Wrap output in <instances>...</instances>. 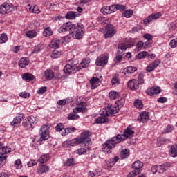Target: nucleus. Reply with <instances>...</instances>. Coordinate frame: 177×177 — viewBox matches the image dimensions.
<instances>
[{
    "label": "nucleus",
    "instance_id": "nucleus-1",
    "mask_svg": "<svg viewBox=\"0 0 177 177\" xmlns=\"http://www.w3.org/2000/svg\"><path fill=\"white\" fill-rule=\"evenodd\" d=\"M90 63L91 59L89 58L84 59L80 65L71 62L64 66V72L65 74H70V73H75L76 71H80V70H82V68H86V67L89 66Z\"/></svg>",
    "mask_w": 177,
    "mask_h": 177
},
{
    "label": "nucleus",
    "instance_id": "nucleus-2",
    "mask_svg": "<svg viewBox=\"0 0 177 177\" xmlns=\"http://www.w3.org/2000/svg\"><path fill=\"white\" fill-rule=\"evenodd\" d=\"M121 139H122V137L118 134L111 139L108 140L103 145L102 151L106 153H111V150L115 147V145H118V143L121 142Z\"/></svg>",
    "mask_w": 177,
    "mask_h": 177
},
{
    "label": "nucleus",
    "instance_id": "nucleus-3",
    "mask_svg": "<svg viewBox=\"0 0 177 177\" xmlns=\"http://www.w3.org/2000/svg\"><path fill=\"white\" fill-rule=\"evenodd\" d=\"M171 167V163L167 162L162 165H154L151 168L152 174H164Z\"/></svg>",
    "mask_w": 177,
    "mask_h": 177
},
{
    "label": "nucleus",
    "instance_id": "nucleus-4",
    "mask_svg": "<svg viewBox=\"0 0 177 177\" xmlns=\"http://www.w3.org/2000/svg\"><path fill=\"white\" fill-rule=\"evenodd\" d=\"M38 122V118L35 116L27 117L24 122L23 127L25 129H31Z\"/></svg>",
    "mask_w": 177,
    "mask_h": 177
},
{
    "label": "nucleus",
    "instance_id": "nucleus-5",
    "mask_svg": "<svg viewBox=\"0 0 177 177\" xmlns=\"http://www.w3.org/2000/svg\"><path fill=\"white\" fill-rule=\"evenodd\" d=\"M73 31L76 39H81L84 37V34H85V28H84L82 25L73 24Z\"/></svg>",
    "mask_w": 177,
    "mask_h": 177
},
{
    "label": "nucleus",
    "instance_id": "nucleus-6",
    "mask_svg": "<svg viewBox=\"0 0 177 177\" xmlns=\"http://www.w3.org/2000/svg\"><path fill=\"white\" fill-rule=\"evenodd\" d=\"M132 168L135 170L129 173L128 177H136V175H139L140 174V169L143 168V162L140 160L136 161L132 164Z\"/></svg>",
    "mask_w": 177,
    "mask_h": 177
},
{
    "label": "nucleus",
    "instance_id": "nucleus-7",
    "mask_svg": "<svg viewBox=\"0 0 177 177\" xmlns=\"http://www.w3.org/2000/svg\"><path fill=\"white\" fill-rule=\"evenodd\" d=\"M49 128H50V126L48 124H44L40 128V142H43V140H48V139H49Z\"/></svg>",
    "mask_w": 177,
    "mask_h": 177
},
{
    "label": "nucleus",
    "instance_id": "nucleus-8",
    "mask_svg": "<svg viewBox=\"0 0 177 177\" xmlns=\"http://www.w3.org/2000/svg\"><path fill=\"white\" fill-rule=\"evenodd\" d=\"M73 24L71 22H67L64 24L59 29L58 32L60 34L63 32H69V34H74V30H73Z\"/></svg>",
    "mask_w": 177,
    "mask_h": 177
},
{
    "label": "nucleus",
    "instance_id": "nucleus-9",
    "mask_svg": "<svg viewBox=\"0 0 177 177\" xmlns=\"http://www.w3.org/2000/svg\"><path fill=\"white\" fill-rule=\"evenodd\" d=\"M117 30H115V28L112 24H109L106 26V30L104 32L105 38H111V37H114Z\"/></svg>",
    "mask_w": 177,
    "mask_h": 177
},
{
    "label": "nucleus",
    "instance_id": "nucleus-10",
    "mask_svg": "<svg viewBox=\"0 0 177 177\" xmlns=\"http://www.w3.org/2000/svg\"><path fill=\"white\" fill-rule=\"evenodd\" d=\"M82 140L80 139V138H75L70 141H65L63 142L62 146L64 147H71L74 146H78V145H82Z\"/></svg>",
    "mask_w": 177,
    "mask_h": 177
},
{
    "label": "nucleus",
    "instance_id": "nucleus-11",
    "mask_svg": "<svg viewBox=\"0 0 177 177\" xmlns=\"http://www.w3.org/2000/svg\"><path fill=\"white\" fill-rule=\"evenodd\" d=\"M109 63V57L106 56V55H100L95 61L96 66H100L103 67V66H106Z\"/></svg>",
    "mask_w": 177,
    "mask_h": 177
},
{
    "label": "nucleus",
    "instance_id": "nucleus-12",
    "mask_svg": "<svg viewBox=\"0 0 177 177\" xmlns=\"http://www.w3.org/2000/svg\"><path fill=\"white\" fill-rule=\"evenodd\" d=\"M161 16H162L161 12H156V13L151 14L149 17H147L144 19V24H150V23H151L152 21H154V20H157V19H160Z\"/></svg>",
    "mask_w": 177,
    "mask_h": 177
},
{
    "label": "nucleus",
    "instance_id": "nucleus-13",
    "mask_svg": "<svg viewBox=\"0 0 177 177\" xmlns=\"http://www.w3.org/2000/svg\"><path fill=\"white\" fill-rule=\"evenodd\" d=\"M12 9H13V6L12 4L4 3L0 6V13L1 15H6V13H9L10 12H12Z\"/></svg>",
    "mask_w": 177,
    "mask_h": 177
},
{
    "label": "nucleus",
    "instance_id": "nucleus-14",
    "mask_svg": "<svg viewBox=\"0 0 177 177\" xmlns=\"http://www.w3.org/2000/svg\"><path fill=\"white\" fill-rule=\"evenodd\" d=\"M89 136H91V132L89 131H86L81 134V137L79 138V139L82 140V143H84L85 145H90L91 144V138H89Z\"/></svg>",
    "mask_w": 177,
    "mask_h": 177
},
{
    "label": "nucleus",
    "instance_id": "nucleus-15",
    "mask_svg": "<svg viewBox=\"0 0 177 177\" xmlns=\"http://www.w3.org/2000/svg\"><path fill=\"white\" fill-rule=\"evenodd\" d=\"M146 92L149 96H156V95L161 93V88L158 86H153L147 89Z\"/></svg>",
    "mask_w": 177,
    "mask_h": 177
},
{
    "label": "nucleus",
    "instance_id": "nucleus-16",
    "mask_svg": "<svg viewBox=\"0 0 177 177\" xmlns=\"http://www.w3.org/2000/svg\"><path fill=\"white\" fill-rule=\"evenodd\" d=\"M160 63H161L160 59L155 60L147 66L146 71H147V73H151V71H154V70H156V68L160 66Z\"/></svg>",
    "mask_w": 177,
    "mask_h": 177
},
{
    "label": "nucleus",
    "instance_id": "nucleus-17",
    "mask_svg": "<svg viewBox=\"0 0 177 177\" xmlns=\"http://www.w3.org/2000/svg\"><path fill=\"white\" fill-rule=\"evenodd\" d=\"M149 118L150 115H149V113L143 111L140 114V115L138 118V121H140V122H142V124H145V122H147Z\"/></svg>",
    "mask_w": 177,
    "mask_h": 177
},
{
    "label": "nucleus",
    "instance_id": "nucleus-18",
    "mask_svg": "<svg viewBox=\"0 0 177 177\" xmlns=\"http://www.w3.org/2000/svg\"><path fill=\"white\" fill-rule=\"evenodd\" d=\"M90 84L91 85V89H96V88L100 86L102 82H100V79L98 77H93L90 80Z\"/></svg>",
    "mask_w": 177,
    "mask_h": 177
},
{
    "label": "nucleus",
    "instance_id": "nucleus-19",
    "mask_svg": "<svg viewBox=\"0 0 177 177\" xmlns=\"http://www.w3.org/2000/svg\"><path fill=\"white\" fill-rule=\"evenodd\" d=\"M86 109V103L85 102H80L78 104L77 106L73 109V113L77 114V113H82L85 111Z\"/></svg>",
    "mask_w": 177,
    "mask_h": 177
},
{
    "label": "nucleus",
    "instance_id": "nucleus-20",
    "mask_svg": "<svg viewBox=\"0 0 177 177\" xmlns=\"http://www.w3.org/2000/svg\"><path fill=\"white\" fill-rule=\"evenodd\" d=\"M133 133H135V131H133L130 127H127V130L124 131V134L120 135V136H122L121 140L128 139V138H129L131 135H133Z\"/></svg>",
    "mask_w": 177,
    "mask_h": 177
},
{
    "label": "nucleus",
    "instance_id": "nucleus-21",
    "mask_svg": "<svg viewBox=\"0 0 177 177\" xmlns=\"http://www.w3.org/2000/svg\"><path fill=\"white\" fill-rule=\"evenodd\" d=\"M128 88H129V89H138V88H139V81H138V80L136 79H132L129 80Z\"/></svg>",
    "mask_w": 177,
    "mask_h": 177
},
{
    "label": "nucleus",
    "instance_id": "nucleus-22",
    "mask_svg": "<svg viewBox=\"0 0 177 177\" xmlns=\"http://www.w3.org/2000/svg\"><path fill=\"white\" fill-rule=\"evenodd\" d=\"M24 119V114H18L14 118L13 121L10 122V125H12V127H16V125H17V124H20V122H21V121H23Z\"/></svg>",
    "mask_w": 177,
    "mask_h": 177
},
{
    "label": "nucleus",
    "instance_id": "nucleus-23",
    "mask_svg": "<svg viewBox=\"0 0 177 177\" xmlns=\"http://www.w3.org/2000/svg\"><path fill=\"white\" fill-rule=\"evenodd\" d=\"M101 12L103 15H111V13H114V5L103 7L101 9Z\"/></svg>",
    "mask_w": 177,
    "mask_h": 177
},
{
    "label": "nucleus",
    "instance_id": "nucleus-24",
    "mask_svg": "<svg viewBox=\"0 0 177 177\" xmlns=\"http://www.w3.org/2000/svg\"><path fill=\"white\" fill-rule=\"evenodd\" d=\"M49 169H50L49 166L46 165H40L37 169V172L41 174H46V172H49Z\"/></svg>",
    "mask_w": 177,
    "mask_h": 177
},
{
    "label": "nucleus",
    "instance_id": "nucleus-25",
    "mask_svg": "<svg viewBox=\"0 0 177 177\" xmlns=\"http://www.w3.org/2000/svg\"><path fill=\"white\" fill-rule=\"evenodd\" d=\"M82 148L78 149L76 153L79 156H82V154H86V150H89V145H85V143H82Z\"/></svg>",
    "mask_w": 177,
    "mask_h": 177
},
{
    "label": "nucleus",
    "instance_id": "nucleus-26",
    "mask_svg": "<svg viewBox=\"0 0 177 177\" xmlns=\"http://www.w3.org/2000/svg\"><path fill=\"white\" fill-rule=\"evenodd\" d=\"M29 64L30 59H28L27 57H22L19 61V66L21 67V68H26Z\"/></svg>",
    "mask_w": 177,
    "mask_h": 177
},
{
    "label": "nucleus",
    "instance_id": "nucleus-27",
    "mask_svg": "<svg viewBox=\"0 0 177 177\" xmlns=\"http://www.w3.org/2000/svg\"><path fill=\"white\" fill-rule=\"evenodd\" d=\"M60 45V40L59 39H53L50 44V48H53V49H57Z\"/></svg>",
    "mask_w": 177,
    "mask_h": 177
},
{
    "label": "nucleus",
    "instance_id": "nucleus-28",
    "mask_svg": "<svg viewBox=\"0 0 177 177\" xmlns=\"http://www.w3.org/2000/svg\"><path fill=\"white\" fill-rule=\"evenodd\" d=\"M129 149H122L120 153V157L122 160H125L129 157Z\"/></svg>",
    "mask_w": 177,
    "mask_h": 177
},
{
    "label": "nucleus",
    "instance_id": "nucleus-29",
    "mask_svg": "<svg viewBox=\"0 0 177 177\" xmlns=\"http://www.w3.org/2000/svg\"><path fill=\"white\" fill-rule=\"evenodd\" d=\"M136 70H138V68L135 66H127L124 69V72L125 75H129V74H133Z\"/></svg>",
    "mask_w": 177,
    "mask_h": 177
},
{
    "label": "nucleus",
    "instance_id": "nucleus-30",
    "mask_svg": "<svg viewBox=\"0 0 177 177\" xmlns=\"http://www.w3.org/2000/svg\"><path fill=\"white\" fill-rule=\"evenodd\" d=\"M120 94L119 92H117L115 91H111L109 93V97L111 100H115L120 97Z\"/></svg>",
    "mask_w": 177,
    "mask_h": 177
},
{
    "label": "nucleus",
    "instance_id": "nucleus-31",
    "mask_svg": "<svg viewBox=\"0 0 177 177\" xmlns=\"http://www.w3.org/2000/svg\"><path fill=\"white\" fill-rule=\"evenodd\" d=\"M112 86H118L120 85V79L118 75L115 74L112 77L111 81Z\"/></svg>",
    "mask_w": 177,
    "mask_h": 177
},
{
    "label": "nucleus",
    "instance_id": "nucleus-32",
    "mask_svg": "<svg viewBox=\"0 0 177 177\" xmlns=\"http://www.w3.org/2000/svg\"><path fill=\"white\" fill-rule=\"evenodd\" d=\"M44 77L46 80L50 81V80H53V77H55L53 71L49 69L46 70L44 73Z\"/></svg>",
    "mask_w": 177,
    "mask_h": 177
},
{
    "label": "nucleus",
    "instance_id": "nucleus-33",
    "mask_svg": "<svg viewBox=\"0 0 177 177\" xmlns=\"http://www.w3.org/2000/svg\"><path fill=\"white\" fill-rule=\"evenodd\" d=\"M35 78L32 74L25 73L22 75V80L24 81H26L27 82H30V81H32Z\"/></svg>",
    "mask_w": 177,
    "mask_h": 177
},
{
    "label": "nucleus",
    "instance_id": "nucleus-34",
    "mask_svg": "<svg viewBox=\"0 0 177 177\" xmlns=\"http://www.w3.org/2000/svg\"><path fill=\"white\" fill-rule=\"evenodd\" d=\"M26 35L28 38H30V39H32V38H35L37 35H38V33L35 30H28L26 32Z\"/></svg>",
    "mask_w": 177,
    "mask_h": 177
},
{
    "label": "nucleus",
    "instance_id": "nucleus-35",
    "mask_svg": "<svg viewBox=\"0 0 177 177\" xmlns=\"http://www.w3.org/2000/svg\"><path fill=\"white\" fill-rule=\"evenodd\" d=\"M120 160V158L117 156H115L113 158L109 159L107 162L106 164L108 167H113V165H115V162Z\"/></svg>",
    "mask_w": 177,
    "mask_h": 177
},
{
    "label": "nucleus",
    "instance_id": "nucleus-36",
    "mask_svg": "<svg viewBox=\"0 0 177 177\" xmlns=\"http://www.w3.org/2000/svg\"><path fill=\"white\" fill-rule=\"evenodd\" d=\"M109 114L111 115V114H117V112L120 110L119 108L115 105L114 106H109Z\"/></svg>",
    "mask_w": 177,
    "mask_h": 177
},
{
    "label": "nucleus",
    "instance_id": "nucleus-37",
    "mask_svg": "<svg viewBox=\"0 0 177 177\" xmlns=\"http://www.w3.org/2000/svg\"><path fill=\"white\" fill-rule=\"evenodd\" d=\"M72 132H75V127H68V128L64 129V132H62V136H66V135L72 133Z\"/></svg>",
    "mask_w": 177,
    "mask_h": 177
},
{
    "label": "nucleus",
    "instance_id": "nucleus-38",
    "mask_svg": "<svg viewBox=\"0 0 177 177\" xmlns=\"http://www.w3.org/2000/svg\"><path fill=\"white\" fill-rule=\"evenodd\" d=\"M169 156L171 157H177V147L175 145H173L170 147V150L169 151Z\"/></svg>",
    "mask_w": 177,
    "mask_h": 177
},
{
    "label": "nucleus",
    "instance_id": "nucleus-39",
    "mask_svg": "<svg viewBox=\"0 0 177 177\" xmlns=\"http://www.w3.org/2000/svg\"><path fill=\"white\" fill-rule=\"evenodd\" d=\"M12 151V149L8 147H0V154L3 156V154H8V153H10Z\"/></svg>",
    "mask_w": 177,
    "mask_h": 177
},
{
    "label": "nucleus",
    "instance_id": "nucleus-40",
    "mask_svg": "<svg viewBox=\"0 0 177 177\" xmlns=\"http://www.w3.org/2000/svg\"><path fill=\"white\" fill-rule=\"evenodd\" d=\"M109 108L102 109L100 111V114L102 117H104L105 118H107L110 114L109 113Z\"/></svg>",
    "mask_w": 177,
    "mask_h": 177
},
{
    "label": "nucleus",
    "instance_id": "nucleus-41",
    "mask_svg": "<svg viewBox=\"0 0 177 177\" xmlns=\"http://www.w3.org/2000/svg\"><path fill=\"white\" fill-rule=\"evenodd\" d=\"M55 129L57 131V132H59L62 135V132H64V124L62 123H58L55 127Z\"/></svg>",
    "mask_w": 177,
    "mask_h": 177
},
{
    "label": "nucleus",
    "instance_id": "nucleus-42",
    "mask_svg": "<svg viewBox=\"0 0 177 177\" xmlns=\"http://www.w3.org/2000/svg\"><path fill=\"white\" fill-rule=\"evenodd\" d=\"M133 15V11L131 10H127L124 11L122 13L123 17H126L127 19H129L130 17H132Z\"/></svg>",
    "mask_w": 177,
    "mask_h": 177
},
{
    "label": "nucleus",
    "instance_id": "nucleus-43",
    "mask_svg": "<svg viewBox=\"0 0 177 177\" xmlns=\"http://www.w3.org/2000/svg\"><path fill=\"white\" fill-rule=\"evenodd\" d=\"M107 118H104V116H100L95 119L96 124H104V122H107Z\"/></svg>",
    "mask_w": 177,
    "mask_h": 177
},
{
    "label": "nucleus",
    "instance_id": "nucleus-44",
    "mask_svg": "<svg viewBox=\"0 0 177 177\" xmlns=\"http://www.w3.org/2000/svg\"><path fill=\"white\" fill-rule=\"evenodd\" d=\"M75 17H77V15L73 11L68 12L66 15V19H68V20H74Z\"/></svg>",
    "mask_w": 177,
    "mask_h": 177
},
{
    "label": "nucleus",
    "instance_id": "nucleus-45",
    "mask_svg": "<svg viewBox=\"0 0 177 177\" xmlns=\"http://www.w3.org/2000/svg\"><path fill=\"white\" fill-rule=\"evenodd\" d=\"M134 106L138 109H143V102H142V100H136L134 101Z\"/></svg>",
    "mask_w": 177,
    "mask_h": 177
},
{
    "label": "nucleus",
    "instance_id": "nucleus-46",
    "mask_svg": "<svg viewBox=\"0 0 177 177\" xmlns=\"http://www.w3.org/2000/svg\"><path fill=\"white\" fill-rule=\"evenodd\" d=\"M75 161H74V158H68L64 162V167H71V165H74Z\"/></svg>",
    "mask_w": 177,
    "mask_h": 177
},
{
    "label": "nucleus",
    "instance_id": "nucleus-47",
    "mask_svg": "<svg viewBox=\"0 0 177 177\" xmlns=\"http://www.w3.org/2000/svg\"><path fill=\"white\" fill-rule=\"evenodd\" d=\"M49 158V154L43 155L39 158V161L41 164H44V162H46V161H48Z\"/></svg>",
    "mask_w": 177,
    "mask_h": 177
},
{
    "label": "nucleus",
    "instance_id": "nucleus-48",
    "mask_svg": "<svg viewBox=\"0 0 177 177\" xmlns=\"http://www.w3.org/2000/svg\"><path fill=\"white\" fill-rule=\"evenodd\" d=\"M60 56H62V51L59 50H54L50 55L52 59H58Z\"/></svg>",
    "mask_w": 177,
    "mask_h": 177
},
{
    "label": "nucleus",
    "instance_id": "nucleus-49",
    "mask_svg": "<svg viewBox=\"0 0 177 177\" xmlns=\"http://www.w3.org/2000/svg\"><path fill=\"white\" fill-rule=\"evenodd\" d=\"M53 32L52 31V29H50V28H46L43 32V35L44 37H50V35H53Z\"/></svg>",
    "mask_w": 177,
    "mask_h": 177
},
{
    "label": "nucleus",
    "instance_id": "nucleus-50",
    "mask_svg": "<svg viewBox=\"0 0 177 177\" xmlns=\"http://www.w3.org/2000/svg\"><path fill=\"white\" fill-rule=\"evenodd\" d=\"M114 6V12L116 10H120V12H122V10H125L127 9V7L124 5L122 4H116Z\"/></svg>",
    "mask_w": 177,
    "mask_h": 177
},
{
    "label": "nucleus",
    "instance_id": "nucleus-51",
    "mask_svg": "<svg viewBox=\"0 0 177 177\" xmlns=\"http://www.w3.org/2000/svg\"><path fill=\"white\" fill-rule=\"evenodd\" d=\"M44 49L43 45H38L36 46L34 49L32 50V54L34 55V53H38L39 52H41Z\"/></svg>",
    "mask_w": 177,
    "mask_h": 177
},
{
    "label": "nucleus",
    "instance_id": "nucleus-52",
    "mask_svg": "<svg viewBox=\"0 0 177 177\" xmlns=\"http://www.w3.org/2000/svg\"><path fill=\"white\" fill-rule=\"evenodd\" d=\"M8 41V35L6 33H2L0 35V44H5Z\"/></svg>",
    "mask_w": 177,
    "mask_h": 177
},
{
    "label": "nucleus",
    "instance_id": "nucleus-53",
    "mask_svg": "<svg viewBox=\"0 0 177 177\" xmlns=\"http://www.w3.org/2000/svg\"><path fill=\"white\" fill-rule=\"evenodd\" d=\"M124 104H125V100L121 99L115 102V106H116L117 107L119 108V109H120L121 107H122V106H124Z\"/></svg>",
    "mask_w": 177,
    "mask_h": 177
},
{
    "label": "nucleus",
    "instance_id": "nucleus-54",
    "mask_svg": "<svg viewBox=\"0 0 177 177\" xmlns=\"http://www.w3.org/2000/svg\"><path fill=\"white\" fill-rule=\"evenodd\" d=\"M147 55H149V53H147L146 51H142L141 53H139L136 55V58L138 59H145V57H146V56H147Z\"/></svg>",
    "mask_w": 177,
    "mask_h": 177
},
{
    "label": "nucleus",
    "instance_id": "nucleus-55",
    "mask_svg": "<svg viewBox=\"0 0 177 177\" xmlns=\"http://www.w3.org/2000/svg\"><path fill=\"white\" fill-rule=\"evenodd\" d=\"M174 131V126L171 124H168L163 131V133H169V132H172Z\"/></svg>",
    "mask_w": 177,
    "mask_h": 177
},
{
    "label": "nucleus",
    "instance_id": "nucleus-56",
    "mask_svg": "<svg viewBox=\"0 0 177 177\" xmlns=\"http://www.w3.org/2000/svg\"><path fill=\"white\" fill-rule=\"evenodd\" d=\"M15 167L17 169H21L23 165H21V160L17 159L15 162Z\"/></svg>",
    "mask_w": 177,
    "mask_h": 177
},
{
    "label": "nucleus",
    "instance_id": "nucleus-57",
    "mask_svg": "<svg viewBox=\"0 0 177 177\" xmlns=\"http://www.w3.org/2000/svg\"><path fill=\"white\" fill-rule=\"evenodd\" d=\"M127 45H125V44H120L118 45V49H120V50L118 51V53H122V52H124V50H127Z\"/></svg>",
    "mask_w": 177,
    "mask_h": 177
},
{
    "label": "nucleus",
    "instance_id": "nucleus-58",
    "mask_svg": "<svg viewBox=\"0 0 177 177\" xmlns=\"http://www.w3.org/2000/svg\"><path fill=\"white\" fill-rule=\"evenodd\" d=\"M78 118H80V116L77 113H70L68 115V120H78Z\"/></svg>",
    "mask_w": 177,
    "mask_h": 177
},
{
    "label": "nucleus",
    "instance_id": "nucleus-59",
    "mask_svg": "<svg viewBox=\"0 0 177 177\" xmlns=\"http://www.w3.org/2000/svg\"><path fill=\"white\" fill-rule=\"evenodd\" d=\"M38 164V160H30L28 163L27 165L28 167H34Z\"/></svg>",
    "mask_w": 177,
    "mask_h": 177
},
{
    "label": "nucleus",
    "instance_id": "nucleus-60",
    "mask_svg": "<svg viewBox=\"0 0 177 177\" xmlns=\"http://www.w3.org/2000/svg\"><path fill=\"white\" fill-rule=\"evenodd\" d=\"M48 88L46 86H43L41 87L40 88H39V90L37 91V93L39 95H44V93H45V92H46Z\"/></svg>",
    "mask_w": 177,
    "mask_h": 177
},
{
    "label": "nucleus",
    "instance_id": "nucleus-61",
    "mask_svg": "<svg viewBox=\"0 0 177 177\" xmlns=\"http://www.w3.org/2000/svg\"><path fill=\"white\" fill-rule=\"evenodd\" d=\"M169 46H171V48H176L177 46V38L172 39L169 44Z\"/></svg>",
    "mask_w": 177,
    "mask_h": 177
},
{
    "label": "nucleus",
    "instance_id": "nucleus-62",
    "mask_svg": "<svg viewBox=\"0 0 177 177\" xmlns=\"http://www.w3.org/2000/svg\"><path fill=\"white\" fill-rule=\"evenodd\" d=\"M143 38H145V39H147V41H151V39H153V35L149 33H145L143 35Z\"/></svg>",
    "mask_w": 177,
    "mask_h": 177
},
{
    "label": "nucleus",
    "instance_id": "nucleus-63",
    "mask_svg": "<svg viewBox=\"0 0 177 177\" xmlns=\"http://www.w3.org/2000/svg\"><path fill=\"white\" fill-rule=\"evenodd\" d=\"M143 45H144L143 41H138V42L137 43V44H136V48H137V49H138V50H142V48H143Z\"/></svg>",
    "mask_w": 177,
    "mask_h": 177
},
{
    "label": "nucleus",
    "instance_id": "nucleus-64",
    "mask_svg": "<svg viewBox=\"0 0 177 177\" xmlns=\"http://www.w3.org/2000/svg\"><path fill=\"white\" fill-rule=\"evenodd\" d=\"M32 13H35L37 15H39V13H41V10H39V8H38V6H33Z\"/></svg>",
    "mask_w": 177,
    "mask_h": 177
}]
</instances>
